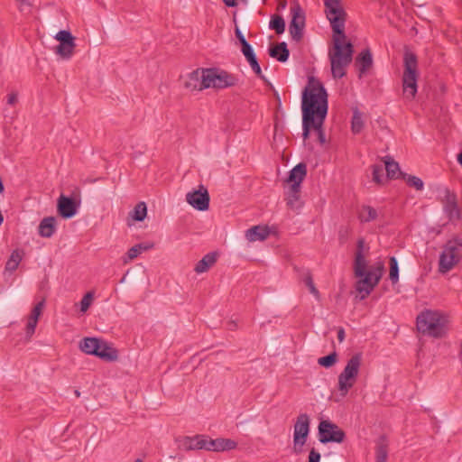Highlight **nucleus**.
Instances as JSON below:
<instances>
[{
  "instance_id": "obj_27",
  "label": "nucleus",
  "mask_w": 462,
  "mask_h": 462,
  "mask_svg": "<svg viewBox=\"0 0 462 462\" xmlns=\"http://www.w3.org/2000/svg\"><path fill=\"white\" fill-rule=\"evenodd\" d=\"M356 65L361 74L365 73L373 63L372 54L368 50L363 51L356 58Z\"/></svg>"
},
{
  "instance_id": "obj_16",
  "label": "nucleus",
  "mask_w": 462,
  "mask_h": 462,
  "mask_svg": "<svg viewBox=\"0 0 462 462\" xmlns=\"http://www.w3.org/2000/svg\"><path fill=\"white\" fill-rule=\"evenodd\" d=\"M204 69H197L186 75L184 79V87L189 91H202L206 89L204 78Z\"/></svg>"
},
{
  "instance_id": "obj_47",
  "label": "nucleus",
  "mask_w": 462,
  "mask_h": 462,
  "mask_svg": "<svg viewBox=\"0 0 462 462\" xmlns=\"http://www.w3.org/2000/svg\"><path fill=\"white\" fill-rule=\"evenodd\" d=\"M18 97L17 94L14 92H12L8 94L7 96V104L10 106H14L17 103Z\"/></svg>"
},
{
  "instance_id": "obj_9",
  "label": "nucleus",
  "mask_w": 462,
  "mask_h": 462,
  "mask_svg": "<svg viewBox=\"0 0 462 462\" xmlns=\"http://www.w3.org/2000/svg\"><path fill=\"white\" fill-rule=\"evenodd\" d=\"M203 74L206 89H224L235 86L237 82L236 76L217 68L204 69Z\"/></svg>"
},
{
  "instance_id": "obj_41",
  "label": "nucleus",
  "mask_w": 462,
  "mask_h": 462,
  "mask_svg": "<svg viewBox=\"0 0 462 462\" xmlns=\"http://www.w3.org/2000/svg\"><path fill=\"white\" fill-rule=\"evenodd\" d=\"M44 305H45L44 300H42L37 304H35V306L32 308L31 313L29 314V317L39 320V319L42 313Z\"/></svg>"
},
{
  "instance_id": "obj_17",
  "label": "nucleus",
  "mask_w": 462,
  "mask_h": 462,
  "mask_svg": "<svg viewBox=\"0 0 462 462\" xmlns=\"http://www.w3.org/2000/svg\"><path fill=\"white\" fill-rule=\"evenodd\" d=\"M416 326L421 336H433V312L426 310L417 317Z\"/></svg>"
},
{
  "instance_id": "obj_23",
  "label": "nucleus",
  "mask_w": 462,
  "mask_h": 462,
  "mask_svg": "<svg viewBox=\"0 0 462 462\" xmlns=\"http://www.w3.org/2000/svg\"><path fill=\"white\" fill-rule=\"evenodd\" d=\"M384 168L388 179H398L404 174L400 171L398 162H396L392 157L385 156L383 158Z\"/></svg>"
},
{
  "instance_id": "obj_44",
  "label": "nucleus",
  "mask_w": 462,
  "mask_h": 462,
  "mask_svg": "<svg viewBox=\"0 0 462 462\" xmlns=\"http://www.w3.org/2000/svg\"><path fill=\"white\" fill-rule=\"evenodd\" d=\"M306 285L309 287L310 291L311 294H313L316 298H319V293L318 290L316 289L314 282L312 281V278L310 276L306 278Z\"/></svg>"
},
{
  "instance_id": "obj_32",
  "label": "nucleus",
  "mask_w": 462,
  "mask_h": 462,
  "mask_svg": "<svg viewBox=\"0 0 462 462\" xmlns=\"http://www.w3.org/2000/svg\"><path fill=\"white\" fill-rule=\"evenodd\" d=\"M299 192H300V189H297L294 192L293 188L288 187V190L286 192V196H287L286 199H287V204L290 208H300V203Z\"/></svg>"
},
{
  "instance_id": "obj_11",
  "label": "nucleus",
  "mask_w": 462,
  "mask_h": 462,
  "mask_svg": "<svg viewBox=\"0 0 462 462\" xmlns=\"http://www.w3.org/2000/svg\"><path fill=\"white\" fill-rule=\"evenodd\" d=\"M319 441L321 443H341L345 439L344 431L336 424L322 420L319 425Z\"/></svg>"
},
{
  "instance_id": "obj_6",
  "label": "nucleus",
  "mask_w": 462,
  "mask_h": 462,
  "mask_svg": "<svg viewBox=\"0 0 462 462\" xmlns=\"http://www.w3.org/2000/svg\"><path fill=\"white\" fill-rule=\"evenodd\" d=\"M79 349L87 355L98 356L106 361H115L118 357L116 348L107 342L97 337H84L79 342Z\"/></svg>"
},
{
  "instance_id": "obj_51",
  "label": "nucleus",
  "mask_w": 462,
  "mask_h": 462,
  "mask_svg": "<svg viewBox=\"0 0 462 462\" xmlns=\"http://www.w3.org/2000/svg\"><path fill=\"white\" fill-rule=\"evenodd\" d=\"M457 162L462 166V152L457 154Z\"/></svg>"
},
{
  "instance_id": "obj_50",
  "label": "nucleus",
  "mask_w": 462,
  "mask_h": 462,
  "mask_svg": "<svg viewBox=\"0 0 462 462\" xmlns=\"http://www.w3.org/2000/svg\"><path fill=\"white\" fill-rule=\"evenodd\" d=\"M222 1L228 7H234L237 5L236 0H222Z\"/></svg>"
},
{
  "instance_id": "obj_49",
  "label": "nucleus",
  "mask_w": 462,
  "mask_h": 462,
  "mask_svg": "<svg viewBox=\"0 0 462 462\" xmlns=\"http://www.w3.org/2000/svg\"><path fill=\"white\" fill-rule=\"evenodd\" d=\"M346 334L343 328H339L337 330V339L340 343H342L345 340Z\"/></svg>"
},
{
  "instance_id": "obj_25",
  "label": "nucleus",
  "mask_w": 462,
  "mask_h": 462,
  "mask_svg": "<svg viewBox=\"0 0 462 462\" xmlns=\"http://www.w3.org/2000/svg\"><path fill=\"white\" fill-rule=\"evenodd\" d=\"M24 253L23 250L15 249L12 252L10 257L5 263V272H14L23 258Z\"/></svg>"
},
{
  "instance_id": "obj_15",
  "label": "nucleus",
  "mask_w": 462,
  "mask_h": 462,
  "mask_svg": "<svg viewBox=\"0 0 462 462\" xmlns=\"http://www.w3.org/2000/svg\"><path fill=\"white\" fill-rule=\"evenodd\" d=\"M208 436L195 435L192 437L186 436L178 439V446L182 450H207Z\"/></svg>"
},
{
  "instance_id": "obj_20",
  "label": "nucleus",
  "mask_w": 462,
  "mask_h": 462,
  "mask_svg": "<svg viewBox=\"0 0 462 462\" xmlns=\"http://www.w3.org/2000/svg\"><path fill=\"white\" fill-rule=\"evenodd\" d=\"M450 328L449 316L447 313L435 310V338L446 337Z\"/></svg>"
},
{
  "instance_id": "obj_38",
  "label": "nucleus",
  "mask_w": 462,
  "mask_h": 462,
  "mask_svg": "<svg viewBox=\"0 0 462 462\" xmlns=\"http://www.w3.org/2000/svg\"><path fill=\"white\" fill-rule=\"evenodd\" d=\"M93 300H94V292L93 291L87 292L83 296L82 300L79 302L80 312L81 313L87 312L88 310L89 309V307L92 305Z\"/></svg>"
},
{
  "instance_id": "obj_1",
  "label": "nucleus",
  "mask_w": 462,
  "mask_h": 462,
  "mask_svg": "<svg viewBox=\"0 0 462 462\" xmlns=\"http://www.w3.org/2000/svg\"><path fill=\"white\" fill-rule=\"evenodd\" d=\"M324 4L333 31L332 46L328 50L331 72L335 79H340L346 75V68L353 57V45L344 32L346 12L339 0H325Z\"/></svg>"
},
{
  "instance_id": "obj_29",
  "label": "nucleus",
  "mask_w": 462,
  "mask_h": 462,
  "mask_svg": "<svg viewBox=\"0 0 462 462\" xmlns=\"http://www.w3.org/2000/svg\"><path fill=\"white\" fill-rule=\"evenodd\" d=\"M152 247L151 245H145V244H138L134 246H132L127 254L126 256L124 257L123 261L124 263H127L128 261H132L134 258H136L140 254L143 252L149 250Z\"/></svg>"
},
{
  "instance_id": "obj_39",
  "label": "nucleus",
  "mask_w": 462,
  "mask_h": 462,
  "mask_svg": "<svg viewBox=\"0 0 462 462\" xmlns=\"http://www.w3.org/2000/svg\"><path fill=\"white\" fill-rule=\"evenodd\" d=\"M402 177L406 180L409 186L415 188L417 190L423 189V181L420 178L415 176H408L406 178L405 174Z\"/></svg>"
},
{
  "instance_id": "obj_12",
  "label": "nucleus",
  "mask_w": 462,
  "mask_h": 462,
  "mask_svg": "<svg viewBox=\"0 0 462 462\" xmlns=\"http://www.w3.org/2000/svg\"><path fill=\"white\" fill-rule=\"evenodd\" d=\"M291 21L289 30L293 40L300 41L305 26V14L299 4L294 3L291 6Z\"/></svg>"
},
{
  "instance_id": "obj_5",
  "label": "nucleus",
  "mask_w": 462,
  "mask_h": 462,
  "mask_svg": "<svg viewBox=\"0 0 462 462\" xmlns=\"http://www.w3.org/2000/svg\"><path fill=\"white\" fill-rule=\"evenodd\" d=\"M437 199L442 205V213L447 224L457 226L461 221V211L457 205V195L444 186L437 189ZM446 223L443 224L445 226Z\"/></svg>"
},
{
  "instance_id": "obj_42",
  "label": "nucleus",
  "mask_w": 462,
  "mask_h": 462,
  "mask_svg": "<svg viewBox=\"0 0 462 462\" xmlns=\"http://www.w3.org/2000/svg\"><path fill=\"white\" fill-rule=\"evenodd\" d=\"M376 462H387V449L383 445L376 449Z\"/></svg>"
},
{
  "instance_id": "obj_14",
  "label": "nucleus",
  "mask_w": 462,
  "mask_h": 462,
  "mask_svg": "<svg viewBox=\"0 0 462 462\" xmlns=\"http://www.w3.org/2000/svg\"><path fill=\"white\" fill-rule=\"evenodd\" d=\"M310 432V418L307 414H300L294 425L293 441L294 446L302 447Z\"/></svg>"
},
{
  "instance_id": "obj_7",
  "label": "nucleus",
  "mask_w": 462,
  "mask_h": 462,
  "mask_svg": "<svg viewBox=\"0 0 462 462\" xmlns=\"http://www.w3.org/2000/svg\"><path fill=\"white\" fill-rule=\"evenodd\" d=\"M403 61L402 91L404 97L411 100L417 93V58L412 52L406 51Z\"/></svg>"
},
{
  "instance_id": "obj_35",
  "label": "nucleus",
  "mask_w": 462,
  "mask_h": 462,
  "mask_svg": "<svg viewBox=\"0 0 462 462\" xmlns=\"http://www.w3.org/2000/svg\"><path fill=\"white\" fill-rule=\"evenodd\" d=\"M337 361V354L334 351L326 356L319 357L318 364L323 367L329 368Z\"/></svg>"
},
{
  "instance_id": "obj_34",
  "label": "nucleus",
  "mask_w": 462,
  "mask_h": 462,
  "mask_svg": "<svg viewBox=\"0 0 462 462\" xmlns=\"http://www.w3.org/2000/svg\"><path fill=\"white\" fill-rule=\"evenodd\" d=\"M270 28L274 30L278 34L283 33L285 31V22L283 18L279 15L272 17L270 22Z\"/></svg>"
},
{
  "instance_id": "obj_36",
  "label": "nucleus",
  "mask_w": 462,
  "mask_h": 462,
  "mask_svg": "<svg viewBox=\"0 0 462 462\" xmlns=\"http://www.w3.org/2000/svg\"><path fill=\"white\" fill-rule=\"evenodd\" d=\"M147 214L146 205L143 202L138 203L133 211V218L136 221H143Z\"/></svg>"
},
{
  "instance_id": "obj_13",
  "label": "nucleus",
  "mask_w": 462,
  "mask_h": 462,
  "mask_svg": "<svg viewBox=\"0 0 462 462\" xmlns=\"http://www.w3.org/2000/svg\"><path fill=\"white\" fill-rule=\"evenodd\" d=\"M186 201L197 210L205 211L208 209L209 195L208 189L204 186H200L199 189L188 192Z\"/></svg>"
},
{
  "instance_id": "obj_2",
  "label": "nucleus",
  "mask_w": 462,
  "mask_h": 462,
  "mask_svg": "<svg viewBox=\"0 0 462 462\" xmlns=\"http://www.w3.org/2000/svg\"><path fill=\"white\" fill-rule=\"evenodd\" d=\"M301 109L304 140L313 130L319 143L324 144L326 138L322 126L328 114V94L321 82L313 77L309 79L302 93Z\"/></svg>"
},
{
  "instance_id": "obj_53",
  "label": "nucleus",
  "mask_w": 462,
  "mask_h": 462,
  "mask_svg": "<svg viewBox=\"0 0 462 462\" xmlns=\"http://www.w3.org/2000/svg\"><path fill=\"white\" fill-rule=\"evenodd\" d=\"M134 462H143L141 459L137 458Z\"/></svg>"
},
{
  "instance_id": "obj_33",
  "label": "nucleus",
  "mask_w": 462,
  "mask_h": 462,
  "mask_svg": "<svg viewBox=\"0 0 462 462\" xmlns=\"http://www.w3.org/2000/svg\"><path fill=\"white\" fill-rule=\"evenodd\" d=\"M372 169H373V172H372L373 180L379 185L383 184L388 178H387V175L384 176V174H383V165L375 164V165H373Z\"/></svg>"
},
{
  "instance_id": "obj_22",
  "label": "nucleus",
  "mask_w": 462,
  "mask_h": 462,
  "mask_svg": "<svg viewBox=\"0 0 462 462\" xmlns=\"http://www.w3.org/2000/svg\"><path fill=\"white\" fill-rule=\"evenodd\" d=\"M269 229L267 226H254L245 232V238L249 242L263 241L269 236Z\"/></svg>"
},
{
  "instance_id": "obj_48",
  "label": "nucleus",
  "mask_w": 462,
  "mask_h": 462,
  "mask_svg": "<svg viewBox=\"0 0 462 462\" xmlns=\"http://www.w3.org/2000/svg\"><path fill=\"white\" fill-rule=\"evenodd\" d=\"M236 36L238 39V41L241 43V45L245 43V42H247V41L245 40L244 34L242 33V32L240 31V29L238 27L236 28Z\"/></svg>"
},
{
  "instance_id": "obj_8",
  "label": "nucleus",
  "mask_w": 462,
  "mask_h": 462,
  "mask_svg": "<svg viewBox=\"0 0 462 462\" xmlns=\"http://www.w3.org/2000/svg\"><path fill=\"white\" fill-rule=\"evenodd\" d=\"M462 257V238L449 240L444 246L439 256V271L441 273L449 272Z\"/></svg>"
},
{
  "instance_id": "obj_18",
  "label": "nucleus",
  "mask_w": 462,
  "mask_h": 462,
  "mask_svg": "<svg viewBox=\"0 0 462 462\" xmlns=\"http://www.w3.org/2000/svg\"><path fill=\"white\" fill-rule=\"evenodd\" d=\"M79 206V203H77L76 200L64 195H60L58 199V211L64 218L74 217L77 214Z\"/></svg>"
},
{
  "instance_id": "obj_40",
  "label": "nucleus",
  "mask_w": 462,
  "mask_h": 462,
  "mask_svg": "<svg viewBox=\"0 0 462 462\" xmlns=\"http://www.w3.org/2000/svg\"><path fill=\"white\" fill-rule=\"evenodd\" d=\"M38 320L35 319H32L29 316L27 317L25 333L28 338H31L35 332V328L37 327Z\"/></svg>"
},
{
  "instance_id": "obj_43",
  "label": "nucleus",
  "mask_w": 462,
  "mask_h": 462,
  "mask_svg": "<svg viewBox=\"0 0 462 462\" xmlns=\"http://www.w3.org/2000/svg\"><path fill=\"white\" fill-rule=\"evenodd\" d=\"M241 51H242L243 54L245 55L246 60L255 57L254 50L248 42L242 44Z\"/></svg>"
},
{
  "instance_id": "obj_4",
  "label": "nucleus",
  "mask_w": 462,
  "mask_h": 462,
  "mask_svg": "<svg viewBox=\"0 0 462 462\" xmlns=\"http://www.w3.org/2000/svg\"><path fill=\"white\" fill-rule=\"evenodd\" d=\"M362 365V353H356L346 360L344 368L337 376V387L341 398H345L356 383Z\"/></svg>"
},
{
  "instance_id": "obj_31",
  "label": "nucleus",
  "mask_w": 462,
  "mask_h": 462,
  "mask_svg": "<svg viewBox=\"0 0 462 462\" xmlns=\"http://www.w3.org/2000/svg\"><path fill=\"white\" fill-rule=\"evenodd\" d=\"M364 127V120L362 113L356 108L353 111V117L351 122V129L354 134H359Z\"/></svg>"
},
{
  "instance_id": "obj_30",
  "label": "nucleus",
  "mask_w": 462,
  "mask_h": 462,
  "mask_svg": "<svg viewBox=\"0 0 462 462\" xmlns=\"http://www.w3.org/2000/svg\"><path fill=\"white\" fill-rule=\"evenodd\" d=\"M358 217L362 222H370L377 217V212L370 206H363L359 210Z\"/></svg>"
},
{
  "instance_id": "obj_46",
  "label": "nucleus",
  "mask_w": 462,
  "mask_h": 462,
  "mask_svg": "<svg viewBox=\"0 0 462 462\" xmlns=\"http://www.w3.org/2000/svg\"><path fill=\"white\" fill-rule=\"evenodd\" d=\"M320 454L312 448L309 454V462H319Z\"/></svg>"
},
{
  "instance_id": "obj_45",
  "label": "nucleus",
  "mask_w": 462,
  "mask_h": 462,
  "mask_svg": "<svg viewBox=\"0 0 462 462\" xmlns=\"http://www.w3.org/2000/svg\"><path fill=\"white\" fill-rule=\"evenodd\" d=\"M248 63L250 64L253 71L257 74V75H260L262 70H261V67L256 60V57L253 58V59H250L247 60Z\"/></svg>"
},
{
  "instance_id": "obj_52",
  "label": "nucleus",
  "mask_w": 462,
  "mask_h": 462,
  "mask_svg": "<svg viewBox=\"0 0 462 462\" xmlns=\"http://www.w3.org/2000/svg\"><path fill=\"white\" fill-rule=\"evenodd\" d=\"M459 360L462 363V339L460 343V349H459V355H458Z\"/></svg>"
},
{
  "instance_id": "obj_24",
  "label": "nucleus",
  "mask_w": 462,
  "mask_h": 462,
  "mask_svg": "<svg viewBox=\"0 0 462 462\" xmlns=\"http://www.w3.org/2000/svg\"><path fill=\"white\" fill-rule=\"evenodd\" d=\"M54 217H45L39 225V235L42 237H51L56 230Z\"/></svg>"
},
{
  "instance_id": "obj_28",
  "label": "nucleus",
  "mask_w": 462,
  "mask_h": 462,
  "mask_svg": "<svg viewBox=\"0 0 462 462\" xmlns=\"http://www.w3.org/2000/svg\"><path fill=\"white\" fill-rule=\"evenodd\" d=\"M216 261L217 256L215 254H207L200 261L198 262L194 271L197 273H203L207 272L216 263Z\"/></svg>"
},
{
  "instance_id": "obj_19",
  "label": "nucleus",
  "mask_w": 462,
  "mask_h": 462,
  "mask_svg": "<svg viewBox=\"0 0 462 462\" xmlns=\"http://www.w3.org/2000/svg\"><path fill=\"white\" fill-rule=\"evenodd\" d=\"M237 447V443L230 439H212L208 437L207 450L215 452H223L233 450Z\"/></svg>"
},
{
  "instance_id": "obj_37",
  "label": "nucleus",
  "mask_w": 462,
  "mask_h": 462,
  "mask_svg": "<svg viewBox=\"0 0 462 462\" xmlns=\"http://www.w3.org/2000/svg\"><path fill=\"white\" fill-rule=\"evenodd\" d=\"M389 278L393 283H396L399 281V267L398 262L394 256L390 258V272Z\"/></svg>"
},
{
  "instance_id": "obj_10",
  "label": "nucleus",
  "mask_w": 462,
  "mask_h": 462,
  "mask_svg": "<svg viewBox=\"0 0 462 462\" xmlns=\"http://www.w3.org/2000/svg\"><path fill=\"white\" fill-rule=\"evenodd\" d=\"M54 39L60 42L55 48V53L62 60H70L76 48L75 38L71 32L67 30H60L56 33Z\"/></svg>"
},
{
  "instance_id": "obj_3",
  "label": "nucleus",
  "mask_w": 462,
  "mask_h": 462,
  "mask_svg": "<svg viewBox=\"0 0 462 462\" xmlns=\"http://www.w3.org/2000/svg\"><path fill=\"white\" fill-rule=\"evenodd\" d=\"M364 239H359L357 242V250L356 252L354 273L355 275L359 278L356 284V290L360 294V299H365L379 283L383 271L384 264L383 262H376L371 265L368 269L366 266V261L364 255Z\"/></svg>"
},
{
  "instance_id": "obj_21",
  "label": "nucleus",
  "mask_w": 462,
  "mask_h": 462,
  "mask_svg": "<svg viewBox=\"0 0 462 462\" xmlns=\"http://www.w3.org/2000/svg\"><path fill=\"white\" fill-rule=\"evenodd\" d=\"M306 176V166L304 164L296 165L291 171L287 182L290 188L294 189V192L300 189V183Z\"/></svg>"
},
{
  "instance_id": "obj_26",
  "label": "nucleus",
  "mask_w": 462,
  "mask_h": 462,
  "mask_svg": "<svg viewBox=\"0 0 462 462\" xmlns=\"http://www.w3.org/2000/svg\"><path fill=\"white\" fill-rule=\"evenodd\" d=\"M270 56L281 62H284L289 58V50L285 42H281L270 49Z\"/></svg>"
}]
</instances>
